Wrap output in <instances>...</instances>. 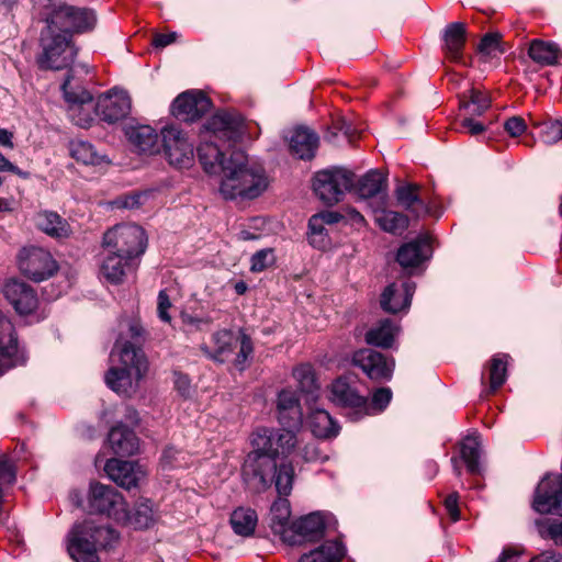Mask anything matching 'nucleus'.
<instances>
[{
    "instance_id": "nucleus-15",
    "label": "nucleus",
    "mask_w": 562,
    "mask_h": 562,
    "mask_svg": "<svg viewBox=\"0 0 562 562\" xmlns=\"http://www.w3.org/2000/svg\"><path fill=\"white\" fill-rule=\"evenodd\" d=\"M165 154L170 165L187 167L193 160V146L186 135L175 126L161 131Z\"/></svg>"
},
{
    "instance_id": "nucleus-10",
    "label": "nucleus",
    "mask_w": 562,
    "mask_h": 562,
    "mask_svg": "<svg viewBox=\"0 0 562 562\" xmlns=\"http://www.w3.org/2000/svg\"><path fill=\"white\" fill-rule=\"evenodd\" d=\"M19 268L27 278L41 282L57 271V263L47 250L29 247L19 254Z\"/></svg>"
},
{
    "instance_id": "nucleus-3",
    "label": "nucleus",
    "mask_w": 562,
    "mask_h": 562,
    "mask_svg": "<svg viewBox=\"0 0 562 562\" xmlns=\"http://www.w3.org/2000/svg\"><path fill=\"white\" fill-rule=\"evenodd\" d=\"M269 183L265 167L240 149L231 150L227 161H223L220 190L225 199H256L268 189Z\"/></svg>"
},
{
    "instance_id": "nucleus-11",
    "label": "nucleus",
    "mask_w": 562,
    "mask_h": 562,
    "mask_svg": "<svg viewBox=\"0 0 562 562\" xmlns=\"http://www.w3.org/2000/svg\"><path fill=\"white\" fill-rule=\"evenodd\" d=\"M352 364L361 369L370 380L382 382L392 379L395 360L376 350L364 348L353 353Z\"/></svg>"
},
{
    "instance_id": "nucleus-24",
    "label": "nucleus",
    "mask_w": 562,
    "mask_h": 562,
    "mask_svg": "<svg viewBox=\"0 0 562 562\" xmlns=\"http://www.w3.org/2000/svg\"><path fill=\"white\" fill-rule=\"evenodd\" d=\"M443 49L447 56L456 63L467 65L463 59V48L467 41V27L462 22L448 24L442 33Z\"/></svg>"
},
{
    "instance_id": "nucleus-38",
    "label": "nucleus",
    "mask_w": 562,
    "mask_h": 562,
    "mask_svg": "<svg viewBox=\"0 0 562 562\" xmlns=\"http://www.w3.org/2000/svg\"><path fill=\"white\" fill-rule=\"evenodd\" d=\"M310 427L317 438H330L338 434L339 427L324 409H315L310 415Z\"/></svg>"
},
{
    "instance_id": "nucleus-58",
    "label": "nucleus",
    "mask_w": 562,
    "mask_h": 562,
    "mask_svg": "<svg viewBox=\"0 0 562 562\" xmlns=\"http://www.w3.org/2000/svg\"><path fill=\"white\" fill-rule=\"evenodd\" d=\"M171 303L168 294L165 290H161L158 294V316L161 321L169 323L171 321V316L168 314V308H170Z\"/></svg>"
},
{
    "instance_id": "nucleus-27",
    "label": "nucleus",
    "mask_w": 562,
    "mask_h": 562,
    "mask_svg": "<svg viewBox=\"0 0 562 562\" xmlns=\"http://www.w3.org/2000/svg\"><path fill=\"white\" fill-rule=\"evenodd\" d=\"M134 268V259H127L117 251H108L101 265V273L103 278L113 283L123 282L127 270Z\"/></svg>"
},
{
    "instance_id": "nucleus-60",
    "label": "nucleus",
    "mask_w": 562,
    "mask_h": 562,
    "mask_svg": "<svg viewBox=\"0 0 562 562\" xmlns=\"http://www.w3.org/2000/svg\"><path fill=\"white\" fill-rule=\"evenodd\" d=\"M461 127L465 128L471 135H479L485 131V125L476 122L473 117H464L461 121Z\"/></svg>"
},
{
    "instance_id": "nucleus-50",
    "label": "nucleus",
    "mask_w": 562,
    "mask_h": 562,
    "mask_svg": "<svg viewBox=\"0 0 562 562\" xmlns=\"http://www.w3.org/2000/svg\"><path fill=\"white\" fill-rule=\"evenodd\" d=\"M418 187L414 184L401 186L396 189V199L398 203L405 209L409 210L414 204H418L423 210L425 209L424 203L419 200Z\"/></svg>"
},
{
    "instance_id": "nucleus-45",
    "label": "nucleus",
    "mask_w": 562,
    "mask_h": 562,
    "mask_svg": "<svg viewBox=\"0 0 562 562\" xmlns=\"http://www.w3.org/2000/svg\"><path fill=\"white\" fill-rule=\"evenodd\" d=\"M507 355H496L491 360L490 366V387L496 391L506 381L507 374Z\"/></svg>"
},
{
    "instance_id": "nucleus-26",
    "label": "nucleus",
    "mask_w": 562,
    "mask_h": 562,
    "mask_svg": "<svg viewBox=\"0 0 562 562\" xmlns=\"http://www.w3.org/2000/svg\"><path fill=\"white\" fill-rule=\"evenodd\" d=\"M235 340L234 333L231 329H220L211 336L213 348L206 344H202L200 350L210 360L223 363L225 358L232 355Z\"/></svg>"
},
{
    "instance_id": "nucleus-18",
    "label": "nucleus",
    "mask_w": 562,
    "mask_h": 562,
    "mask_svg": "<svg viewBox=\"0 0 562 562\" xmlns=\"http://www.w3.org/2000/svg\"><path fill=\"white\" fill-rule=\"evenodd\" d=\"M3 294L13 308L21 315H27L37 307V295L34 289L19 280H10L3 286Z\"/></svg>"
},
{
    "instance_id": "nucleus-48",
    "label": "nucleus",
    "mask_w": 562,
    "mask_h": 562,
    "mask_svg": "<svg viewBox=\"0 0 562 562\" xmlns=\"http://www.w3.org/2000/svg\"><path fill=\"white\" fill-rule=\"evenodd\" d=\"M238 340H239V351L236 355L234 360V366L243 371L247 366L248 359L254 353V344L251 337L246 333L244 328L239 329Z\"/></svg>"
},
{
    "instance_id": "nucleus-44",
    "label": "nucleus",
    "mask_w": 562,
    "mask_h": 562,
    "mask_svg": "<svg viewBox=\"0 0 562 562\" xmlns=\"http://www.w3.org/2000/svg\"><path fill=\"white\" fill-rule=\"evenodd\" d=\"M323 217L314 214L308 221L310 244L316 248H325L329 245L327 231Z\"/></svg>"
},
{
    "instance_id": "nucleus-14",
    "label": "nucleus",
    "mask_w": 562,
    "mask_h": 562,
    "mask_svg": "<svg viewBox=\"0 0 562 562\" xmlns=\"http://www.w3.org/2000/svg\"><path fill=\"white\" fill-rule=\"evenodd\" d=\"M330 401L337 406L348 408L349 417L353 422L361 419V412L368 407V398L360 395L347 378H338L331 383Z\"/></svg>"
},
{
    "instance_id": "nucleus-49",
    "label": "nucleus",
    "mask_w": 562,
    "mask_h": 562,
    "mask_svg": "<svg viewBox=\"0 0 562 562\" xmlns=\"http://www.w3.org/2000/svg\"><path fill=\"white\" fill-rule=\"evenodd\" d=\"M469 101H460V109H470L471 106H477V110L471 111V116H480L491 106V99L483 92L474 88L469 90Z\"/></svg>"
},
{
    "instance_id": "nucleus-42",
    "label": "nucleus",
    "mask_w": 562,
    "mask_h": 562,
    "mask_svg": "<svg viewBox=\"0 0 562 562\" xmlns=\"http://www.w3.org/2000/svg\"><path fill=\"white\" fill-rule=\"evenodd\" d=\"M375 221L383 231L392 234L402 233L408 226L407 216L394 211L382 210L376 213Z\"/></svg>"
},
{
    "instance_id": "nucleus-46",
    "label": "nucleus",
    "mask_w": 562,
    "mask_h": 562,
    "mask_svg": "<svg viewBox=\"0 0 562 562\" xmlns=\"http://www.w3.org/2000/svg\"><path fill=\"white\" fill-rule=\"evenodd\" d=\"M392 400V391L390 387H379L373 394L371 402L368 401V407L364 412H361V418L363 416L379 414L383 412Z\"/></svg>"
},
{
    "instance_id": "nucleus-29",
    "label": "nucleus",
    "mask_w": 562,
    "mask_h": 562,
    "mask_svg": "<svg viewBox=\"0 0 562 562\" xmlns=\"http://www.w3.org/2000/svg\"><path fill=\"white\" fill-rule=\"evenodd\" d=\"M386 188V176L376 169H372L358 180L355 191L360 199L366 200L374 196L384 198Z\"/></svg>"
},
{
    "instance_id": "nucleus-55",
    "label": "nucleus",
    "mask_w": 562,
    "mask_h": 562,
    "mask_svg": "<svg viewBox=\"0 0 562 562\" xmlns=\"http://www.w3.org/2000/svg\"><path fill=\"white\" fill-rule=\"evenodd\" d=\"M525 120L520 116H512L504 123L505 131L512 136L517 137L526 131Z\"/></svg>"
},
{
    "instance_id": "nucleus-23",
    "label": "nucleus",
    "mask_w": 562,
    "mask_h": 562,
    "mask_svg": "<svg viewBox=\"0 0 562 562\" xmlns=\"http://www.w3.org/2000/svg\"><path fill=\"white\" fill-rule=\"evenodd\" d=\"M124 134L134 150L140 154H154L158 151L159 136L151 126L130 124L125 126Z\"/></svg>"
},
{
    "instance_id": "nucleus-4",
    "label": "nucleus",
    "mask_w": 562,
    "mask_h": 562,
    "mask_svg": "<svg viewBox=\"0 0 562 562\" xmlns=\"http://www.w3.org/2000/svg\"><path fill=\"white\" fill-rule=\"evenodd\" d=\"M117 539L119 533L113 528L86 520L70 531L68 551L76 562H99L97 550L111 548Z\"/></svg>"
},
{
    "instance_id": "nucleus-7",
    "label": "nucleus",
    "mask_w": 562,
    "mask_h": 562,
    "mask_svg": "<svg viewBox=\"0 0 562 562\" xmlns=\"http://www.w3.org/2000/svg\"><path fill=\"white\" fill-rule=\"evenodd\" d=\"M103 246L106 251H117L127 259H136L145 252L147 237L136 224H120L104 234Z\"/></svg>"
},
{
    "instance_id": "nucleus-43",
    "label": "nucleus",
    "mask_w": 562,
    "mask_h": 562,
    "mask_svg": "<svg viewBox=\"0 0 562 562\" xmlns=\"http://www.w3.org/2000/svg\"><path fill=\"white\" fill-rule=\"evenodd\" d=\"M293 376L299 384L301 392L313 394L317 389V382L312 366L304 363L293 370Z\"/></svg>"
},
{
    "instance_id": "nucleus-32",
    "label": "nucleus",
    "mask_w": 562,
    "mask_h": 562,
    "mask_svg": "<svg viewBox=\"0 0 562 562\" xmlns=\"http://www.w3.org/2000/svg\"><path fill=\"white\" fill-rule=\"evenodd\" d=\"M528 56L540 66H554L562 57L559 46L552 42L532 40L528 47Z\"/></svg>"
},
{
    "instance_id": "nucleus-1",
    "label": "nucleus",
    "mask_w": 562,
    "mask_h": 562,
    "mask_svg": "<svg viewBox=\"0 0 562 562\" xmlns=\"http://www.w3.org/2000/svg\"><path fill=\"white\" fill-rule=\"evenodd\" d=\"M252 450L246 456L241 476L248 488L263 492L274 484L279 495L288 496L293 486L294 469L290 462H278L279 456H289L297 445L290 430L258 428L251 437Z\"/></svg>"
},
{
    "instance_id": "nucleus-9",
    "label": "nucleus",
    "mask_w": 562,
    "mask_h": 562,
    "mask_svg": "<svg viewBox=\"0 0 562 562\" xmlns=\"http://www.w3.org/2000/svg\"><path fill=\"white\" fill-rule=\"evenodd\" d=\"M88 512L90 514H104L121 520V517L126 516V504L114 487L92 482L88 494Z\"/></svg>"
},
{
    "instance_id": "nucleus-19",
    "label": "nucleus",
    "mask_w": 562,
    "mask_h": 562,
    "mask_svg": "<svg viewBox=\"0 0 562 562\" xmlns=\"http://www.w3.org/2000/svg\"><path fill=\"white\" fill-rule=\"evenodd\" d=\"M430 239L428 236H419L416 239L402 245L396 254V261L408 273L419 267L431 256Z\"/></svg>"
},
{
    "instance_id": "nucleus-53",
    "label": "nucleus",
    "mask_w": 562,
    "mask_h": 562,
    "mask_svg": "<svg viewBox=\"0 0 562 562\" xmlns=\"http://www.w3.org/2000/svg\"><path fill=\"white\" fill-rule=\"evenodd\" d=\"M543 538L552 540L557 546L562 547V520H553L543 526L540 530Z\"/></svg>"
},
{
    "instance_id": "nucleus-36",
    "label": "nucleus",
    "mask_w": 562,
    "mask_h": 562,
    "mask_svg": "<svg viewBox=\"0 0 562 562\" xmlns=\"http://www.w3.org/2000/svg\"><path fill=\"white\" fill-rule=\"evenodd\" d=\"M345 548L338 541H327L311 552L303 554L299 562H340Z\"/></svg>"
},
{
    "instance_id": "nucleus-52",
    "label": "nucleus",
    "mask_w": 562,
    "mask_h": 562,
    "mask_svg": "<svg viewBox=\"0 0 562 562\" xmlns=\"http://www.w3.org/2000/svg\"><path fill=\"white\" fill-rule=\"evenodd\" d=\"M251 266L250 269L254 272L263 271L266 268L271 266L274 262L273 251L271 249H262L257 251L251 257Z\"/></svg>"
},
{
    "instance_id": "nucleus-61",
    "label": "nucleus",
    "mask_w": 562,
    "mask_h": 562,
    "mask_svg": "<svg viewBox=\"0 0 562 562\" xmlns=\"http://www.w3.org/2000/svg\"><path fill=\"white\" fill-rule=\"evenodd\" d=\"M334 127L348 138H352L358 133V130L352 125V123L347 121L345 117L338 119L335 122Z\"/></svg>"
},
{
    "instance_id": "nucleus-5",
    "label": "nucleus",
    "mask_w": 562,
    "mask_h": 562,
    "mask_svg": "<svg viewBox=\"0 0 562 562\" xmlns=\"http://www.w3.org/2000/svg\"><path fill=\"white\" fill-rule=\"evenodd\" d=\"M42 54L37 61L42 69L61 70L70 66L78 53L72 36L46 24L41 32Z\"/></svg>"
},
{
    "instance_id": "nucleus-2",
    "label": "nucleus",
    "mask_w": 562,
    "mask_h": 562,
    "mask_svg": "<svg viewBox=\"0 0 562 562\" xmlns=\"http://www.w3.org/2000/svg\"><path fill=\"white\" fill-rule=\"evenodd\" d=\"M145 330L137 322H131L127 334L116 340L111 357H117L120 366L111 367L105 373L106 385L115 393L131 396L148 370V361L142 349Z\"/></svg>"
},
{
    "instance_id": "nucleus-33",
    "label": "nucleus",
    "mask_w": 562,
    "mask_h": 562,
    "mask_svg": "<svg viewBox=\"0 0 562 562\" xmlns=\"http://www.w3.org/2000/svg\"><path fill=\"white\" fill-rule=\"evenodd\" d=\"M397 327L391 319H383L366 333V342L380 348H391Z\"/></svg>"
},
{
    "instance_id": "nucleus-28",
    "label": "nucleus",
    "mask_w": 562,
    "mask_h": 562,
    "mask_svg": "<svg viewBox=\"0 0 562 562\" xmlns=\"http://www.w3.org/2000/svg\"><path fill=\"white\" fill-rule=\"evenodd\" d=\"M108 440L115 454L132 456L138 450L135 432L122 424L112 427Z\"/></svg>"
},
{
    "instance_id": "nucleus-64",
    "label": "nucleus",
    "mask_w": 562,
    "mask_h": 562,
    "mask_svg": "<svg viewBox=\"0 0 562 562\" xmlns=\"http://www.w3.org/2000/svg\"><path fill=\"white\" fill-rule=\"evenodd\" d=\"M176 37L177 34L175 32L169 34H157L153 40V45L157 48H164L172 44L176 41Z\"/></svg>"
},
{
    "instance_id": "nucleus-37",
    "label": "nucleus",
    "mask_w": 562,
    "mask_h": 562,
    "mask_svg": "<svg viewBox=\"0 0 562 562\" xmlns=\"http://www.w3.org/2000/svg\"><path fill=\"white\" fill-rule=\"evenodd\" d=\"M229 521L235 533L250 537L255 532L258 517L254 509L239 507L232 513Z\"/></svg>"
},
{
    "instance_id": "nucleus-35",
    "label": "nucleus",
    "mask_w": 562,
    "mask_h": 562,
    "mask_svg": "<svg viewBox=\"0 0 562 562\" xmlns=\"http://www.w3.org/2000/svg\"><path fill=\"white\" fill-rule=\"evenodd\" d=\"M135 529H147L155 522V512L149 499H143L135 504L132 512L126 509V516L121 517Z\"/></svg>"
},
{
    "instance_id": "nucleus-40",
    "label": "nucleus",
    "mask_w": 562,
    "mask_h": 562,
    "mask_svg": "<svg viewBox=\"0 0 562 562\" xmlns=\"http://www.w3.org/2000/svg\"><path fill=\"white\" fill-rule=\"evenodd\" d=\"M481 456V442L480 437L471 435L464 438L461 443V458L467 464V469L470 473H480L479 459Z\"/></svg>"
},
{
    "instance_id": "nucleus-54",
    "label": "nucleus",
    "mask_w": 562,
    "mask_h": 562,
    "mask_svg": "<svg viewBox=\"0 0 562 562\" xmlns=\"http://www.w3.org/2000/svg\"><path fill=\"white\" fill-rule=\"evenodd\" d=\"M145 198V194L142 192H133L130 194H125L122 196H119L114 202L113 205L117 209H137L143 204V199Z\"/></svg>"
},
{
    "instance_id": "nucleus-20",
    "label": "nucleus",
    "mask_w": 562,
    "mask_h": 562,
    "mask_svg": "<svg viewBox=\"0 0 562 562\" xmlns=\"http://www.w3.org/2000/svg\"><path fill=\"white\" fill-rule=\"evenodd\" d=\"M416 285L414 282L391 283L382 292L380 297L381 308L391 314H396L409 307Z\"/></svg>"
},
{
    "instance_id": "nucleus-12",
    "label": "nucleus",
    "mask_w": 562,
    "mask_h": 562,
    "mask_svg": "<svg viewBox=\"0 0 562 562\" xmlns=\"http://www.w3.org/2000/svg\"><path fill=\"white\" fill-rule=\"evenodd\" d=\"M213 139L236 143L244 134V120L235 111L216 112L205 124V135Z\"/></svg>"
},
{
    "instance_id": "nucleus-47",
    "label": "nucleus",
    "mask_w": 562,
    "mask_h": 562,
    "mask_svg": "<svg viewBox=\"0 0 562 562\" xmlns=\"http://www.w3.org/2000/svg\"><path fill=\"white\" fill-rule=\"evenodd\" d=\"M501 38L502 35L497 32L485 34L477 45V53L484 58L503 54L505 49L502 47Z\"/></svg>"
},
{
    "instance_id": "nucleus-34",
    "label": "nucleus",
    "mask_w": 562,
    "mask_h": 562,
    "mask_svg": "<svg viewBox=\"0 0 562 562\" xmlns=\"http://www.w3.org/2000/svg\"><path fill=\"white\" fill-rule=\"evenodd\" d=\"M292 529L304 540L313 541L323 536L325 524L319 514L313 513L294 521Z\"/></svg>"
},
{
    "instance_id": "nucleus-16",
    "label": "nucleus",
    "mask_w": 562,
    "mask_h": 562,
    "mask_svg": "<svg viewBox=\"0 0 562 562\" xmlns=\"http://www.w3.org/2000/svg\"><path fill=\"white\" fill-rule=\"evenodd\" d=\"M211 108L210 99L201 91H187L176 98L172 114L181 121L194 122Z\"/></svg>"
},
{
    "instance_id": "nucleus-59",
    "label": "nucleus",
    "mask_w": 562,
    "mask_h": 562,
    "mask_svg": "<svg viewBox=\"0 0 562 562\" xmlns=\"http://www.w3.org/2000/svg\"><path fill=\"white\" fill-rule=\"evenodd\" d=\"M301 457L307 462L324 461L326 457H323L319 449L315 443L305 445L301 451Z\"/></svg>"
},
{
    "instance_id": "nucleus-57",
    "label": "nucleus",
    "mask_w": 562,
    "mask_h": 562,
    "mask_svg": "<svg viewBox=\"0 0 562 562\" xmlns=\"http://www.w3.org/2000/svg\"><path fill=\"white\" fill-rule=\"evenodd\" d=\"M459 495L458 493H451L448 495L443 502L445 508L450 517V519L456 522L460 519V510L458 506Z\"/></svg>"
},
{
    "instance_id": "nucleus-17",
    "label": "nucleus",
    "mask_w": 562,
    "mask_h": 562,
    "mask_svg": "<svg viewBox=\"0 0 562 562\" xmlns=\"http://www.w3.org/2000/svg\"><path fill=\"white\" fill-rule=\"evenodd\" d=\"M24 361L18 349L14 326L0 313V375Z\"/></svg>"
},
{
    "instance_id": "nucleus-51",
    "label": "nucleus",
    "mask_w": 562,
    "mask_h": 562,
    "mask_svg": "<svg viewBox=\"0 0 562 562\" xmlns=\"http://www.w3.org/2000/svg\"><path fill=\"white\" fill-rule=\"evenodd\" d=\"M540 135L546 144H554L562 138V122L549 121L540 125Z\"/></svg>"
},
{
    "instance_id": "nucleus-25",
    "label": "nucleus",
    "mask_w": 562,
    "mask_h": 562,
    "mask_svg": "<svg viewBox=\"0 0 562 562\" xmlns=\"http://www.w3.org/2000/svg\"><path fill=\"white\" fill-rule=\"evenodd\" d=\"M319 138L307 127H296L289 139L291 153L300 159L310 160L315 156Z\"/></svg>"
},
{
    "instance_id": "nucleus-21",
    "label": "nucleus",
    "mask_w": 562,
    "mask_h": 562,
    "mask_svg": "<svg viewBox=\"0 0 562 562\" xmlns=\"http://www.w3.org/2000/svg\"><path fill=\"white\" fill-rule=\"evenodd\" d=\"M277 408L279 423L283 427L281 430H290L294 434L303 422L302 408L295 392L282 390L278 394Z\"/></svg>"
},
{
    "instance_id": "nucleus-31",
    "label": "nucleus",
    "mask_w": 562,
    "mask_h": 562,
    "mask_svg": "<svg viewBox=\"0 0 562 562\" xmlns=\"http://www.w3.org/2000/svg\"><path fill=\"white\" fill-rule=\"evenodd\" d=\"M35 226L54 238H66L70 235V225L56 212L41 211L34 216Z\"/></svg>"
},
{
    "instance_id": "nucleus-6",
    "label": "nucleus",
    "mask_w": 562,
    "mask_h": 562,
    "mask_svg": "<svg viewBox=\"0 0 562 562\" xmlns=\"http://www.w3.org/2000/svg\"><path fill=\"white\" fill-rule=\"evenodd\" d=\"M47 8L49 12L46 13V24L71 36L75 33L91 31L97 22L93 10L88 8L76 7L65 2L52 3Z\"/></svg>"
},
{
    "instance_id": "nucleus-62",
    "label": "nucleus",
    "mask_w": 562,
    "mask_h": 562,
    "mask_svg": "<svg viewBox=\"0 0 562 562\" xmlns=\"http://www.w3.org/2000/svg\"><path fill=\"white\" fill-rule=\"evenodd\" d=\"M175 386L177 391L184 397H187L190 393V380L187 375L181 373H176L175 375Z\"/></svg>"
},
{
    "instance_id": "nucleus-8",
    "label": "nucleus",
    "mask_w": 562,
    "mask_h": 562,
    "mask_svg": "<svg viewBox=\"0 0 562 562\" xmlns=\"http://www.w3.org/2000/svg\"><path fill=\"white\" fill-rule=\"evenodd\" d=\"M353 172L334 167L316 172L313 181L315 194L327 205L338 203L353 187Z\"/></svg>"
},
{
    "instance_id": "nucleus-39",
    "label": "nucleus",
    "mask_w": 562,
    "mask_h": 562,
    "mask_svg": "<svg viewBox=\"0 0 562 562\" xmlns=\"http://www.w3.org/2000/svg\"><path fill=\"white\" fill-rule=\"evenodd\" d=\"M78 70L70 69L67 72L66 79L61 85L65 100L71 105H83L92 101V94L81 87L79 83H74Z\"/></svg>"
},
{
    "instance_id": "nucleus-13",
    "label": "nucleus",
    "mask_w": 562,
    "mask_h": 562,
    "mask_svg": "<svg viewBox=\"0 0 562 562\" xmlns=\"http://www.w3.org/2000/svg\"><path fill=\"white\" fill-rule=\"evenodd\" d=\"M131 98L123 90L112 89L101 94L95 103V115L108 124L125 119L131 112Z\"/></svg>"
},
{
    "instance_id": "nucleus-41",
    "label": "nucleus",
    "mask_w": 562,
    "mask_h": 562,
    "mask_svg": "<svg viewBox=\"0 0 562 562\" xmlns=\"http://www.w3.org/2000/svg\"><path fill=\"white\" fill-rule=\"evenodd\" d=\"M69 151L74 159L85 165H99L105 158L92 144L85 140H72L69 145Z\"/></svg>"
},
{
    "instance_id": "nucleus-63",
    "label": "nucleus",
    "mask_w": 562,
    "mask_h": 562,
    "mask_svg": "<svg viewBox=\"0 0 562 562\" xmlns=\"http://www.w3.org/2000/svg\"><path fill=\"white\" fill-rule=\"evenodd\" d=\"M530 562H562V554L547 550L533 557Z\"/></svg>"
},
{
    "instance_id": "nucleus-30",
    "label": "nucleus",
    "mask_w": 562,
    "mask_h": 562,
    "mask_svg": "<svg viewBox=\"0 0 562 562\" xmlns=\"http://www.w3.org/2000/svg\"><path fill=\"white\" fill-rule=\"evenodd\" d=\"M214 140L204 135L203 142L196 148L198 158L207 173H215L218 168L223 171V161L228 159Z\"/></svg>"
},
{
    "instance_id": "nucleus-56",
    "label": "nucleus",
    "mask_w": 562,
    "mask_h": 562,
    "mask_svg": "<svg viewBox=\"0 0 562 562\" xmlns=\"http://www.w3.org/2000/svg\"><path fill=\"white\" fill-rule=\"evenodd\" d=\"M271 509L274 514L273 521L277 519L281 526L288 522L290 517V508L286 499H280L279 502H276Z\"/></svg>"
},
{
    "instance_id": "nucleus-22",
    "label": "nucleus",
    "mask_w": 562,
    "mask_h": 562,
    "mask_svg": "<svg viewBox=\"0 0 562 562\" xmlns=\"http://www.w3.org/2000/svg\"><path fill=\"white\" fill-rule=\"evenodd\" d=\"M104 471L113 482L125 490L137 486L144 476V472L137 463L120 459L108 460Z\"/></svg>"
}]
</instances>
